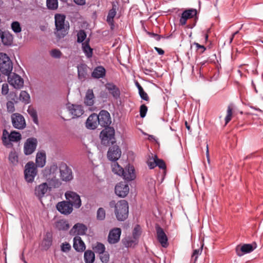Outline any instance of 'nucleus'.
<instances>
[{
    "instance_id": "obj_1",
    "label": "nucleus",
    "mask_w": 263,
    "mask_h": 263,
    "mask_svg": "<svg viewBox=\"0 0 263 263\" xmlns=\"http://www.w3.org/2000/svg\"><path fill=\"white\" fill-rule=\"evenodd\" d=\"M110 208H114V212L117 219L119 221H124L128 216V203L125 200H120L116 202L115 200L109 202Z\"/></svg>"
},
{
    "instance_id": "obj_2",
    "label": "nucleus",
    "mask_w": 263,
    "mask_h": 263,
    "mask_svg": "<svg viewBox=\"0 0 263 263\" xmlns=\"http://www.w3.org/2000/svg\"><path fill=\"white\" fill-rule=\"evenodd\" d=\"M54 23L55 35L60 39L63 38L68 34L69 30V24L66 21V16L63 14H55Z\"/></svg>"
},
{
    "instance_id": "obj_3",
    "label": "nucleus",
    "mask_w": 263,
    "mask_h": 263,
    "mask_svg": "<svg viewBox=\"0 0 263 263\" xmlns=\"http://www.w3.org/2000/svg\"><path fill=\"white\" fill-rule=\"evenodd\" d=\"M111 164V169L112 172L127 181L134 180L136 175L135 174V168L133 166L129 165L126 170H124L116 161H113Z\"/></svg>"
},
{
    "instance_id": "obj_4",
    "label": "nucleus",
    "mask_w": 263,
    "mask_h": 263,
    "mask_svg": "<svg viewBox=\"0 0 263 263\" xmlns=\"http://www.w3.org/2000/svg\"><path fill=\"white\" fill-rule=\"evenodd\" d=\"M101 143L105 146L114 144L116 143L115 130L113 127H108L102 130L100 135Z\"/></svg>"
},
{
    "instance_id": "obj_5",
    "label": "nucleus",
    "mask_w": 263,
    "mask_h": 263,
    "mask_svg": "<svg viewBox=\"0 0 263 263\" xmlns=\"http://www.w3.org/2000/svg\"><path fill=\"white\" fill-rule=\"evenodd\" d=\"M13 69L12 62L6 53H0V71L2 74L9 76Z\"/></svg>"
},
{
    "instance_id": "obj_6",
    "label": "nucleus",
    "mask_w": 263,
    "mask_h": 263,
    "mask_svg": "<svg viewBox=\"0 0 263 263\" xmlns=\"http://www.w3.org/2000/svg\"><path fill=\"white\" fill-rule=\"evenodd\" d=\"M37 175V168L35 164L30 161L25 165L24 171L25 179L27 182L32 183Z\"/></svg>"
},
{
    "instance_id": "obj_7",
    "label": "nucleus",
    "mask_w": 263,
    "mask_h": 263,
    "mask_svg": "<svg viewBox=\"0 0 263 263\" xmlns=\"http://www.w3.org/2000/svg\"><path fill=\"white\" fill-rule=\"evenodd\" d=\"M65 196L68 202L75 208H79L81 205L80 196L76 192L68 191L65 194Z\"/></svg>"
},
{
    "instance_id": "obj_8",
    "label": "nucleus",
    "mask_w": 263,
    "mask_h": 263,
    "mask_svg": "<svg viewBox=\"0 0 263 263\" xmlns=\"http://www.w3.org/2000/svg\"><path fill=\"white\" fill-rule=\"evenodd\" d=\"M59 168L60 177L63 181L68 182L73 179V176L72 170L66 164L62 163L60 164Z\"/></svg>"
},
{
    "instance_id": "obj_9",
    "label": "nucleus",
    "mask_w": 263,
    "mask_h": 263,
    "mask_svg": "<svg viewBox=\"0 0 263 263\" xmlns=\"http://www.w3.org/2000/svg\"><path fill=\"white\" fill-rule=\"evenodd\" d=\"M12 124L15 128L23 129L26 127V124L24 117L19 113H14L11 115Z\"/></svg>"
},
{
    "instance_id": "obj_10",
    "label": "nucleus",
    "mask_w": 263,
    "mask_h": 263,
    "mask_svg": "<svg viewBox=\"0 0 263 263\" xmlns=\"http://www.w3.org/2000/svg\"><path fill=\"white\" fill-rule=\"evenodd\" d=\"M37 140L35 138H28L24 145V153L26 156L32 154L36 149Z\"/></svg>"
},
{
    "instance_id": "obj_11",
    "label": "nucleus",
    "mask_w": 263,
    "mask_h": 263,
    "mask_svg": "<svg viewBox=\"0 0 263 263\" xmlns=\"http://www.w3.org/2000/svg\"><path fill=\"white\" fill-rule=\"evenodd\" d=\"M97 116L98 124L101 126L105 128L109 127L111 121L110 114L107 111L102 110L100 111L99 115H97Z\"/></svg>"
},
{
    "instance_id": "obj_12",
    "label": "nucleus",
    "mask_w": 263,
    "mask_h": 263,
    "mask_svg": "<svg viewBox=\"0 0 263 263\" xmlns=\"http://www.w3.org/2000/svg\"><path fill=\"white\" fill-rule=\"evenodd\" d=\"M22 138L21 134L17 132L12 131L9 134L8 131L4 129L3 131L2 140L4 143H6L8 139L10 142H18Z\"/></svg>"
},
{
    "instance_id": "obj_13",
    "label": "nucleus",
    "mask_w": 263,
    "mask_h": 263,
    "mask_svg": "<svg viewBox=\"0 0 263 263\" xmlns=\"http://www.w3.org/2000/svg\"><path fill=\"white\" fill-rule=\"evenodd\" d=\"M8 81L10 85L14 88L21 89L24 86V80L19 75L13 73L12 75L8 76Z\"/></svg>"
},
{
    "instance_id": "obj_14",
    "label": "nucleus",
    "mask_w": 263,
    "mask_h": 263,
    "mask_svg": "<svg viewBox=\"0 0 263 263\" xmlns=\"http://www.w3.org/2000/svg\"><path fill=\"white\" fill-rule=\"evenodd\" d=\"M121 156V151L117 145H114L109 148L107 152V158L112 161H117Z\"/></svg>"
},
{
    "instance_id": "obj_15",
    "label": "nucleus",
    "mask_w": 263,
    "mask_h": 263,
    "mask_svg": "<svg viewBox=\"0 0 263 263\" xmlns=\"http://www.w3.org/2000/svg\"><path fill=\"white\" fill-rule=\"evenodd\" d=\"M157 238L161 246L167 248L168 246V238L164 230L158 225L156 227Z\"/></svg>"
},
{
    "instance_id": "obj_16",
    "label": "nucleus",
    "mask_w": 263,
    "mask_h": 263,
    "mask_svg": "<svg viewBox=\"0 0 263 263\" xmlns=\"http://www.w3.org/2000/svg\"><path fill=\"white\" fill-rule=\"evenodd\" d=\"M72 207L67 201L59 202L56 205L57 210L61 214L65 215H69L72 212Z\"/></svg>"
},
{
    "instance_id": "obj_17",
    "label": "nucleus",
    "mask_w": 263,
    "mask_h": 263,
    "mask_svg": "<svg viewBox=\"0 0 263 263\" xmlns=\"http://www.w3.org/2000/svg\"><path fill=\"white\" fill-rule=\"evenodd\" d=\"M256 247L257 245L255 242L252 244H244L241 247L238 246L236 248V252L238 256H241L244 254L252 252Z\"/></svg>"
},
{
    "instance_id": "obj_18",
    "label": "nucleus",
    "mask_w": 263,
    "mask_h": 263,
    "mask_svg": "<svg viewBox=\"0 0 263 263\" xmlns=\"http://www.w3.org/2000/svg\"><path fill=\"white\" fill-rule=\"evenodd\" d=\"M67 108L72 115V118L80 117L84 112L83 106L81 105L70 104Z\"/></svg>"
},
{
    "instance_id": "obj_19",
    "label": "nucleus",
    "mask_w": 263,
    "mask_h": 263,
    "mask_svg": "<svg viewBox=\"0 0 263 263\" xmlns=\"http://www.w3.org/2000/svg\"><path fill=\"white\" fill-rule=\"evenodd\" d=\"M121 234L120 228H115L111 229L108 234V241L110 244H115L120 240Z\"/></svg>"
},
{
    "instance_id": "obj_20",
    "label": "nucleus",
    "mask_w": 263,
    "mask_h": 263,
    "mask_svg": "<svg viewBox=\"0 0 263 263\" xmlns=\"http://www.w3.org/2000/svg\"><path fill=\"white\" fill-rule=\"evenodd\" d=\"M129 186L128 184L123 182H120L117 184L115 189L116 194L122 198L126 197L129 193Z\"/></svg>"
},
{
    "instance_id": "obj_21",
    "label": "nucleus",
    "mask_w": 263,
    "mask_h": 263,
    "mask_svg": "<svg viewBox=\"0 0 263 263\" xmlns=\"http://www.w3.org/2000/svg\"><path fill=\"white\" fill-rule=\"evenodd\" d=\"M87 230V227L82 223H76L70 230L69 233L71 235H84Z\"/></svg>"
},
{
    "instance_id": "obj_22",
    "label": "nucleus",
    "mask_w": 263,
    "mask_h": 263,
    "mask_svg": "<svg viewBox=\"0 0 263 263\" xmlns=\"http://www.w3.org/2000/svg\"><path fill=\"white\" fill-rule=\"evenodd\" d=\"M98 124V116L95 113L90 115L86 122V127L89 129H96Z\"/></svg>"
},
{
    "instance_id": "obj_23",
    "label": "nucleus",
    "mask_w": 263,
    "mask_h": 263,
    "mask_svg": "<svg viewBox=\"0 0 263 263\" xmlns=\"http://www.w3.org/2000/svg\"><path fill=\"white\" fill-rule=\"evenodd\" d=\"M106 88L112 96L116 99H118L120 96V90L119 88L112 83H107Z\"/></svg>"
},
{
    "instance_id": "obj_24",
    "label": "nucleus",
    "mask_w": 263,
    "mask_h": 263,
    "mask_svg": "<svg viewBox=\"0 0 263 263\" xmlns=\"http://www.w3.org/2000/svg\"><path fill=\"white\" fill-rule=\"evenodd\" d=\"M73 247L78 252H83L86 248L85 245L79 236H75L73 238Z\"/></svg>"
},
{
    "instance_id": "obj_25",
    "label": "nucleus",
    "mask_w": 263,
    "mask_h": 263,
    "mask_svg": "<svg viewBox=\"0 0 263 263\" xmlns=\"http://www.w3.org/2000/svg\"><path fill=\"white\" fill-rule=\"evenodd\" d=\"M54 228L59 231H67L69 228L68 222L66 219H58L56 220L53 224Z\"/></svg>"
},
{
    "instance_id": "obj_26",
    "label": "nucleus",
    "mask_w": 263,
    "mask_h": 263,
    "mask_svg": "<svg viewBox=\"0 0 263 263\" xmlns=\"http://www.w3.org/2000/svg\"><path fill=\"white\" fill-rule=\"evenodd\" d=\"M49 188L46 182L43 183L35 187V194L39 198H42L47 192Z\"/></svg>"
},
{
    "instance_id": "obj_27",
    "label": "nucleus",
    "mask_w": 263,
    "mask_h": 263,
    "mask_svg": "<svg viewBox=\"0 0 263 263\" xmlns=\"http://www.w3.org/2000/svg\"><path fill=\"white\" fill-rule=\"evenodd\" d=\"M87 66L82 64L77 66L78 78L81 81H84L87 76Z\"/></svg>"
},
{
    "instance_id": "obj_28",
    "label": "nucleus",
    "mask_w": 263,
    "mask_h": 263,
    "mask_svg": "<svg viewBox=\"0 0 263 263\" xmlns=\"http://www.w3.org/2000/svg\"><path fill=\"white\" fill-rule=\"evenodd\" d=\"M106 73L105 69L102 66L96 67L91 73L92 77L96 79L103 78Z\"/></svg>"
},
{
    "instance_id": "obj_29",
    "label": "nucleus",
    "mask_w": 263,
    "mask_h": 263,
    "mask_svg": "<svg viewBox=\"0 0 263 263\" xmlns=\"http://www.w3.org/2000/svg\"><path fill=\"white\" fill-rule=\"evenodd\" d=\"M197 14L195 9H189L185 10L182 13V25L186 23L187 19L193 17Z\"/></svg>"
},
{
    "instance_id": "obj_30",
    "label": "nucleus",
    "mask_w": 263,
    "mask_h": 263,
    "mask_svg": "<svg viewBox=\"0 0 263 263\" xmlns=\"http://www.w3.org/2000/svg\"><path fill=\"white\" fill-rule=\"evenodd\" d=\"M46 163V154L44 152H39L36 154L35 159L36 167H43Z\"/></svg>"
},
{
    "instance_id": "obj_31",
    "label": "nucleus",
    "mask_w": 263,
    "mask_h": 263,
    "mask_svg": "<svg viewBox=\"0 0 263 263\" xmlns=\"http://www.w3.org/2000/svg\"><path fill=\"white\" fill-rule=\"evenodd\" d=\"M95 96L92 89H88L84 98V103L86 106H91L94 104Z\"/></svg>"
},
{
    "instance_id": "obj_32",
    "label": "nucleus",
    "mask_w": 263,
    "mask_h": 263,
    "mask_svg": "<svg viewBox=\"0 0 263 263\" xmlns=\"http://www.w3.org/2000/svg\"><path fill=\"white\" fill-rule=\"evenodd\" d=\"M3 44L5 46H10L13 43V36L9 31H4V34L1 39Z\"/></svg>"
},
{
    "instance_id": "obj_33",
    "label": "nucleus",
    "mask_w": 263,
    "mask_h": 263,
    "mask_svg": "<svg viewBox=\"0 0 263 263\" xmlns=\"http://www.w3.org/2000/svg\"><path fill=\"white\" fill-rule=\"evenodd\" d=\"M82 49L85 55L88 58H91L92 56V49L89 44V40L82 43Z\"/></svg>"
},
{
    "instance_id": "obj_34",
    "label": "nucleus",
    "mask_w": 263,
    "mask_h": 263,
    "mask_svg": "<svg viewBox=\"0 0 263 263\" xmlns=\"http://www.w3.org/2000/svg\"><path fill=\"white\" fill-rule=\"evenodd\" d=\"M117 6L115 4L112 5V8L109 11L106 21L112 26H114V18L116 14Z\"/></svg>"
},
{
    "instance_id": "obj_35",
    "label": "nucleus",
    "mask_w": 263,
    "mask_h": 263,
    "mask_svg": "<svg viewBox=\"0 0 263 263\" xmlns=\"http://www.w3.org/2000/svg\"><path fill=\"white\" fill-rule=\"evenodd\" d=\"M84 258L85 263H93L95 259V253L91 250H86L84 252Z\"/></svg>"
},
{
    "instance_id": "obj_36",
    "label": "nucleus",
    "mask_w": 263,
    "mask_h": 263,
    "mask_svg": "<svg viewBox=\"0 0 263 263\" xmlns=\"http://www.w3.org/2000/svg\"><path fill=\"white\" fill-rule=\"evenodd\" d=\"M27 112L30 116L32 118L34 123L37 125L39 123V121L36 110L32 106H29L28 108Z\"/></svg>"
},
{
    "instance_id": "obj_37",
    "label": "nucleus",
    "mask_w": 263,
    "mask_h": 263,
    "mask_svg": "<svg viewBox=\"0 0 263 263\" xmlns=\"http://www.w3.org/2000/svg\"><path fill=\"white\" fill-rule=\"evenodd\" d=\"M30 96L26 91H22L20 94V100L26 104L30 102Z\"/></svg>"
},
{
    "instance_id": "obj_38",
    "label": "nucleus",
    "mask_w": 263,
    "mask_h": 263,
    "mask_svg": "<svg viewBox=\"0 0 263 263\" xmlns=\"http://www.w3.org/2000/svg\"><path fill=\"white\" fill-rule=\"evenodd\" d=\"M46 5L50 10H56L58 7V0H47Z\"/></svg>"
},
{
    "instance_id": "obj_39",
    "label": "nucleus",
    "mask_w": 263,
    "mask_h": 263,
    "mask_svg": "<svg viewBox=\"0 0 263 263\" xmlns=\"http://www.w3.org/2000/svg\"><path fill=\"white\" fill-rule=\"evenodd\" d=\"M93 249L96 253H98L99 254H103L105 250V246L101 242H97Z\"/></svg>"
},
{
    "instance_id": "obj_40",
    "label": "nucleus",
    "mask_w": 263,
    "mask_h": 263,
    "mask_svg": "<svg viewBox=\"0 0 263 263\" xmlns=\"http://www.w3.org/2000/svg\"><path fill=\"white\" fill-rule=\"evenodd\" d=\"M233 109V106L232 104H230L228 106L227 114L225 118V124L227 125L232 119V110Z\"/></svg>"
},
{
    "instance_id": "obj_41",
    "label": "nucleus",
    "mask_w": 263,
    "mask_h": 263,
    "mask_svg": "<svg viewBox=\"0 0 263 263\" xmlns=\"http://www.w3.org/2000/svg\"><path fill=\"white\" fill-rule=\"evenodd\" d=\"M11 28L12 31L15 33H20L22 31L20 23L17 21L13 22L11 24Z\"/></svg>"
},
{
    "instance_id": "obj_42",
    "label": "nucleus",
    "mask_w": 263,
    "mask_h": 263,
    "mask_svg": "<svg viewBox=\"0 0 263 263\" xmlns=\"http://www.w3.org/2000/svg\"><path fill=\"white\" fill-rule=\"evenodd\" d=\"M106 212L103 208H100L97 212V219L98 220H103L105 218Z\"/></svg>"
},
{
    "instance_id": "obj_43",
    "label": "nucleus",
    "mask_w": 263,
    "mask_h": 263,
    "mask_svg": "<svg viewBox=\"0 0 263 263\" xmlns=\"http://www.w3.org/2000/svg\"><path fill=\"white\" fill-rule=\"evenodd\" d=\"M141 234V228L139 224H137L133 231V236L134 239L137 240Z\"/></svg>"
},
{
    "instance_id": "obj_44",
    "label": "nucleus",
    "mask_w": 263,
    "mask_h": 263,
    "mask_svg": "<svg viewBox=\"0 0 263 263\" xmlns=\"http://www.w3.org/2000/svg\"><path fill=\"white\" fill-rule=\"evenodd\" d=\"M9 161L13 164L16 165L18 162V156L15 152L11 151L9 155Z\"/></svg>"
},
{
    "instance_id": "obj_45",
    "label": "nucleus",
    "mask_w": 263,
    "mask_h": 263,
    "mask_svg": "<svg viewBox=\"0 0 263 263\" xmlns=\"http://www.w3.org/2000/svg\"><path fill=\"white\" fill-rule=\"evenodd\" d=\"M86 34L84 30H80L77 33V42L83 43V42L86 39Z\"/></svg>"
},
{
    "instance_id": "obj_46",
    "label": "nucleus",
    "mask_w": 263,
    "mask_h": 263,
    "mask_svg": "<svg viewBox=\"0 0 263 263\" xmlns=\"http://www.w3.org/2000/svg\"><path fill=\"white\" fill-rule=\"evenodd\" d=\"M139 95L141 97V98L146 101H149V99L148 96V95L146 92L144 91L142 87L139 88Z\"/></svg>"
},
{
    "instance_id": "obj_47",
    "label": "nucleus",
    "mask_w": 263,
    "mask_h": 263,
    "mask_svg": "<svg viewBox=\"0 0 263 263\" xmlns=\"http://www.w3.org/2000/svg\"><path fill=\"white\" fill-rule=\"evenodd\" d=\"M155 161L156 163V165L157 166H158L160 168L164 170L166 168V165L164 162V161L162 160L158 159L157 156H155Z\"/></svg>"
},
{
    "instance_id": "obj_48",
    "label": "nucleus",
    "mask_w": 263,
    "mask_h": 263,
    "mask_svg": "<svg viewBox=\"0 0 263 263\" xmlns=\"http://www.w3.org/2000/svg\"><path fill=\"white\" fill-rule=\"evenodd\" d=\"M50 55L54 58L59 59L61 58L62 55V52L60 50L54 49L51 50Z\"/></svg>"
},
{
    "instance_id": "obj_49",
    "label": "nucleus",
    "mask_w": 263,
    "mask_h": 263,
    "mask_svg": "<svg viewBox=\"0 0 263 263\" xmlns=\"http://www.w3.org/2000/svg\"><path fill=\"white\" fill-rule=\"evenodd\" d=\"M147 111V107L145 104H142L140 107V115L141 118L145 117Z\"/></svg>"
},
{
    "instance_id": "obj_50",
    "label": "nucleus",
    "mask_w": 263,
    "mask_h": 263,
    "mask_svg": "<svg viewBox=\"0 0 263 263\" xmlns=\"http://www.w3.org/2000/svg\"><path fill=\"white\" fill-rule=\"evenodd\" d=\"M100 258L102 262L106 263L108 261L109 255L107 252H104L103 254H100Z\"/></svg>"
},
{
    "instance_id": "obj_51",
    "label": "nucleus",
    "mask_w": 263,
    "mask_h": 263,
    "mask_svg": "<svg viewBox=\"0 0 263 263\" xmlns=\"http://www.w3.org/2000/svg\"><path fill=\"white\" fill-rule=\"evenodd\" d=\"M71 248V247L70 245L66 242L63 243L61 245V250L63 252H69Z\"/></svg>"
},
{
    "instance_id": "obj_52",
    "label": "nucleus",
    "mask_w": 263,
    "mask_h": 263,
    "mask_svg": "<svg viewBox=\"0 0 263 263\" xmlns=\"http://www.w3.org/2000/svg\"><path fill=\"white\" fill-rule=\"evenodd\" d=\"M7 111L9 112L12 113L15 111L14 105L13 102L8 101L6 104Z\"/></svg>"
},
{
    "instance_id": "obj_53",
    "label": "nucleus",
    "mask_w": 263,
    "mask_h": 263,
    "mask_svg": "<svg viewBox=\"0 0 263 263\" xmlns=\"http://www.w3.org/2000/svg\"><path fill=\"white\" fill-rule=\"evenodd\" d=\"M147 34L151 37L154 38L157 41H159L161 40V39L165 37L162 35H159L153 32H147Z\"/></svg>"
},
{
    "instance_id": "obj_54",
    "label": "nucleus",
    "mask_w": 263,
    "mask_h": 263,
    "mask_svg": "<svg viewBox=\"0 0 263 263\" xmlns=\"http://www.w3.org/2000/svg\"><path fill=\"white\" fill-rule=\"evenodd\" d=\"M202 252V249H198V250H195L193 253V254L192 255V260H194V262H195L198 256L200 253Z\"/></svg>"
},
{
    "instance_id": "obj_55",
    "label": "nucleus",
    "mask_w": 263,
    "mask_h": 263,
    "mask_svg": "<svg viewBox=\"0 0 263 263\" xmlns=\"http://www.w3.org/2000/svg\"><path fill=\"white\" fill-rule=\"evenodd\" d=\"M9 92V88L7 84H3L2 88V93L6 95Z\"/></svg>"
},
{
    "instance_id": "obj_56",
    "label": "nucleus",
    "mask_w": 263,
    "mask_h": 263,
    "mask_svg": "<svg viewBox=\"0 0 263 263\" xmlns=\"http://www.w3.org/2000/svg\"><path fill=\"white\" fill-rule=\"evenodd\" d=\"M194 45L196 46V48L197 50H201V52L202 53L206 49L205 47L203 45H201L197 43H194Z\"/></svg>"
},
{
    "instance_id": "obj_57",
    "label": "nucleus",
    "mask_w": 263,
    "mask_h": 263,
    "mask_svg": "<svg viewBox=\"0 0 263 263\" xmlns=\"http://www.w3.org/2000/svg\"><path fill=\"white\" fill-rule=\"evenodd\" d=\"M50 185H52V186L54 187H58L60 182L58 180V179H52L51 181L49 182Z\"/></svg>"
},
{
    "instance_id": "obj_58",
    "label": "nucleus",
    "mask_w": 263,
    "mask_h": 263,
    "mask_svg": "<svg viewBox=\"0 0 263 263\" xmlns=\"http://www.w3.org/2000/svg\"><path fill=\"white\" fill-rule=\"evenodd\" d=\"M75 4L79 6H83L86 3V0H73Z\"/></svg>"
},
{
    "instance_id": "obj_59",
    "label": "nucleus",
    "mask_w": 263,
    "mask_h": 263,
    "mask_svg": "<svg viewBox=\"0 0 263 263\" xmlns=\"http://www.w3.org/2000/svg\"><path fill=\"white\" fill-rule=\"evenodd\" d=\"M148 165L151 169L154 168L155 167L157 166L155 159H154V162H149L148 163Z\"/></svg>"
},
{
    "instance_id": "obj_60",
    "label": "nucleus",
    "mask_w": 263,
    "mask_h": 263,
    "mask_svg": "<svg viewBox=\"0 0 263 263\" xmlns=\"http://www.w3.org/2000/svg\"><path fill=\"white\" fill-rule=\"evenodd\" d=\"M154 49L159 55H163L164 53V51L161 48L155 47Z\"/></svg>"
},
{
    "instance_id": "obj_61",
    "label": "nucleus",
    "mask_w": 263,
    "mask_h": 263,
    "mask_svg": "<svg viewBox=\"0 0 263 263\" xmlns=\"http://www.w3.org/2000/svg\"><path fill=\"white\" fill-rule=\"evenodd\" d=\"M206 155L207 158V160L209 163H210V156H209V151L208 148V145H206Z\"/></svg>"
},
{
    "instance_id": "obj_62",
    "label": "nucleus",
    "mask_w": 263,
    "mask_h": 263,
    "mask_svg": "<svg viewBox=\"0 0 263 263\" xmlns=\"http://www.w3.org/2000/svg\"><path fill=\"white\" fill-rule=\"evenodd\" d=\"M148 139L150 140H153L155 141L157 143H158L156 139V137L153 135H149L148 137Z\"/></svg>"
},
{
    "instance_id": "obj_63",
    "label": "nucleus",
    "mask_w": 263,
    "mask_h": 263,
    "mask_svg": "<svg viewBox=\"0 0 263 263\" xmlns=\"http://www.w3.org/2000/svg\"><path fill=\"white\" fill-rule=\"evenodd\" d=\"M134 242V241H133V240H131V239H129L127 241V246H131L133 243Z\"/></svg>"
},
{
    "instance_id": "obj_64",
    "label": "nucleus",
    "mask_w": 263,
    "mask_h": 263,
    "mask_svg": "<svg viewBox=\"0 0 263 263\" xmlns=\"http://www.w3.org/2000/svg\"><path fill=\"white\" fill-rule=\"evenodd\" d=\"M237 33H238V31H236V32H234V33L232 34V36H231V38H230V43H231V42H232V41H233V39H234V36H235V35Z\"/></svg>"
}]
</instances>
